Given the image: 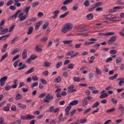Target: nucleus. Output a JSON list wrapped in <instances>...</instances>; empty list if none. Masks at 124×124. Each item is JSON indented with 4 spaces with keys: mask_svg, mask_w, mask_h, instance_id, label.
Here are the masks:
<instances>
[{
    "mask_svg": "<svg viewBox=\"0 0 124 124\" xmlns=\"http://www.w3.org/2000/svg\"><path fill=\"white\" fill-rule=\"evenodd\" d=\"M63 114L62 113H61L59 117V121H58V123H60L61 122H64V118L62 117Z\"/></svg>",
    "mask_w": 124,
    "mask_h": 124,
    "instance_id": "27",
    "label": "nucleus"
},
{
    "mask_svg": "<svg viewBox=\"0 0 124 124\" xmlns=\"http://www.w3.org/2000/svg\"><path fill=\"white\" fill-rule=\"evenodd\" d=\"M30 9H31V6H29L25 8L24 11L26 15H28V14H29V11H30Z\"/></svg>",
    "mask_w": 124,
    "mask_h": 124,
    "instance_id": "39",
    "label": "nucleus"
},
{
    "mask_svg": "<svg viewBox=\"0 0 124 124\" xmlns=\"http://www.w3.org/2000/svg\"><path fill=\"white\" fill-rule=\"evenodd\" d=\"M17 105L19 107V108H20V109H25L27 108V106H26L25 105H23V104H21L20 103H17Z\"/></svg>",
    "mask_w": 124,
    "mask_h": 124,
    "instance_id": "17",
    "label": "nucleus"
},
{
    "mask_svg": "<svg viewBox=\"0 0 124 124\" xmlns=\"http://www.w3.org/2000/svg\"><path fill=\"white\" fill-rule=\"evenodd\" d=\"M41 24H42V21H40L37 22V23L36 24L35 27V30L36 31H38L39 29V27H40V26L41 25Z\"/></svg>",
    "mask_w": 124,
    "mask_h": 124,
    "instance_id": "20",
    "label": "nucleus"
},
{
    "mask_svg": "<svg viewBox=\"0 0 124 124\" xmlns=\"http://www.w3.org/2000/svg\"><path fill=\"white\" fill-rule=\"evenodd\" d=\"M37 86H38V82L37 81H35L31 84V87L34 88V87H37Z\"/></svg>",
    "mask_w": 124,
    "mask_h": 124,
    "instance_id": "48",
    "label": "nucleus"
},
{
    "mask_svg": "<svg viewBox=\"0 0 124 124\" xmlns=\"http://www.w3.org/2000/svg\"><path fill=\"white\" fill-rule=\"evenodd\" d=\"M35 117L31 114H27L26 115V120H32L34 119Z\"/></svg>",
    "mask_w": 124,
    "mask_h": 124,
    "instance_id": "21",
    "label": "nucleus"
},
{
    "mask_svg": "<svg viewBox=\"0 0 124 124\" xmlns=\"http://www.w3.org/2000/svg\"><path fill=\"white\" fill-rule=\"evenodd\" d=\"M38 4H39V2H33L32 3V7H35V6H37V5H38Z\"/></svg>",
    "mask_w": 124,
    "mask_h": 124,
    "instance_id": "58",
    "label": "nucleus"
},
{
    "mask_svg": "<svg viewBox=\"0 0 124 124\" xmlns=\"http://www.w3.org/2000/svg\"><path fill=\"white\" fill-rule=\"evenodd\" d=\"M19 28H24V27H27V25H26V22H22L19 25H18Z\"/></svg>",
    "mask_w": 124,
    "mask_h": 124,
    "instance_id": "45",
    "label": "nucleus"
},
{
    "mask_svg": "<svg viewBox=\"0 0 124 124\" xmlns=\"http://www.w3.org/2000/svg\"><path fill=\"white\" fill-rule=\"evenodd\" d=\"M73 80L74 81H75V82H80V81H81V78L79 77H74Z\"/></svg>",
    "mask_w": 124,
    "mask_h": 124,
    "instance_id": "54",
    "label": "nucleus"
},
{
    "mask_svg": "<svg viewBox=\"0 0 124 124\" xmlns=\"http://www.w3.org/2000/svg\"><path fill=\"white\" fill-rule=\"evenodd\" d=\"M99 104H100V103H99V102L98 101L96 102L92 106V108H96V107H98V106L99 105Z\"/></svg>",
    "mask_w": 124,
    "mask_h": 124,
    "instance_id": "33",
    "label": "nucleus"
},
{
    "mask_svg": "<svg viewBox=\"0 0 124 124\" xmlns=\"http://www.w3.org/2000/svg\"><path fill=\"white\" fill-rule=\"evenodd\" d=\"M113 89H114V88H113V87H112V86H109L107 87L106 88V90L108 91H110L111 90H113Z\"/></svg>",
    "mask_w": 124,
    "mask_h": 124,
    "instance_id": "64",
    "label": "nucleus"
},
{
    "mask_svg": "<svg viewBox=\"0 0 124 124\" xmlns=\"http://www.w3.org/2000/svg\"><path fill=\"white\" fill-rule=\"evenodd\" d=\"M61 81H62V78L61 77H59L54 79L55 83H60Z\"/></svg>",
    "mask_w": 124,
    "mask_h": 124,
    "instance_id": "40",
    "label": "nucleus"
},
{
    "mask_svg": "<svg viewBox=\"0 0 124 124\" xmlns=\"http://www.w3.org/2000/svg\"><path fill=\"white\" fill-rule=\"evenodd\" d=\"M8 32V29L5 28L4 30H3L2 31L0 32V34H1V35H2L3 34H5V33H6V32Z\"/></svg>",
    "mask_w": 124,
    "mask_h": 124,
    "instance_id": "31",
    "label": "nucleus"
},
{
    "mask_svg": "<svg viewBox=\"0 0 124 124\" xmlns=\"http://www.w3.org/2000/svg\"><path fill=\"white\" fill-rule=\"evenodd\" d=\"M48 27H49V22H46L43 25V29L45 30L47 29Z\"/></svg>",
    "mask_w": 124,
    "mask_h": 124,
    "instance_id": "34",
    "label": "nucleus"
},
{
    "mask_svg": "<svg viewBox=\"0 0 124 124\" xmlns=\"http://www.w3.org/2000/svg\"><path fill=\"white\" fill-rule=\"evenodd\" d=\"M40 81L41 83L43 84V85H47V81L44 79H41Z\"/></svg>",
    "mask_w": 124,
    "mask_h": 124,
    "instance_id": "59",
    "label": "nucleus"
},
{
    "mask_svg": "<svg viewBox=\"0 0 124 124\" xmlns=\"http://www.w3.org/2000/svg\"><path fill=\"white\" fill-rule=\"evenodd\" d=\"M26 67H27V65L23 64L22 67H19L17 69L18 70H22V69H24Z\"/></svg>",
    "mask_w": 124,
    "mask_h": 124,
    "instance_id": "56",
    "label": "nucleus"
},
{
    "mask_svg": "<svg viewBox=\"0 0 124 124\" xmlns=\"http://www.w3.org/2000/svg\"><path fill=\"white\" fill-rule=\"evenodd\" d=\"M103 3L101 2H97L93 5V6L95 7V8H96V7H98V6H101Z\"/></svg>",
    "mask_w": 124,
    "mask_h": 124,
    "instance_id": "26",
    "label": "nucleus"
},
{
    "mask_svg": "<svg viewBox=\"0 0 124 124\" xmlns=\"http://www.w3.org/2000/svg\"><path fill=\"white\" fill-rule=\"evenodd\" d=\"M118 110H120L122 113L124 111V107L122 106V104H120L118 106Z\"/></svg>",
    "mask_w": 124,
    "mask_h": 124,
    "instance_id": "41",
    "label": "nucleus"
},
{
    "mask_svg": "<svg viewBox=\"0 0 124 124\" xmlns=\"http://www.w3.org/2000/svg\"><path fill=\"white\" fill-rule=\"evenodd\" d=\"M71 108H72L71 106L69 105V106L67 107L65 109V113L66 116H69V111H70V109H71Z\"/></svg>",
    "mask_w": 124,
    "mask_h": 124,
    "instance_id": "11",
    "label": "nucleus"
},
{
    "mask_svg": "<svg viewBox=\"0 0 124 124\" xmlns=\"http://www.w3.org/2000/svg\"><path fill=\"white\" fill-rule=\"evenodd\" d=\"M9 36H10V34H8L4 36H2L0 37V40H1V39H3V38H5V39H7Z\"/></svg>",
    "mask_w": 124,
    "mask_h": 124,
    "instance_id": "43",
    "label": "nucleus"
},
{
    "mask_svg": "<svg viewBox=\"0 0 124 124\" xmlns=\"http://www.w3.org/2000/svg\"><path fill=\"white\" fill-rule=\"evenodd\" d=\"M54 99V96L48 93L47 95L44 99V101L45 103H49L50 100H53Z\"/></svg>",
    "mask_w": 124,
    "mask_h": 124,
    "instance_id": "2",
    "label": "nucleus"
},
{
    "mask_svg": "<svg viewBox=\"0 0 124 124\" xmlns=\"http://www.w3.org/2000/svg\"><path fill=\"white\" fill-rule=\"evenodd\" d=\"M23 98V95L21 93H18L15 97V99L16 100H21Z\"/></svg>",
    "mask_w": 124,
    "mask_h": 124,
    "instance_id": "15",
    "label": "nucleus"
},
{
    "mask_svg": "<svg viewBox=\"0 0 124 124\" xmlns=\"http://www.w3.org/2000/svg\"><path fill=\"white\" fill-rule=\"evenodd\" d=\"M19 1H20V0H15V5H16L17 7L21 6V3Z\"/></svg>",
    "mask_w": 124,
    "mask_h": 124,
    "instance_id": "29",
    "label": "nucleus"
},
{
    "mask_svg": "<svg viewBox=\"0 0 124 124\" xmlns=\"http://www.w3.org/2000/svg\"><path fill=\"white\" fill-rule=\"evenodd\" d=\"M10 109V104L8 103L7 104L6 106H5L3 108V110L5 111V112H8Z\"/></svg>",
    "mask_w": 124,
    "mask_h": 124,
    "instance_id": "12",
    "label": "nucleus"
},
{
    "mask_svg": "<svg viewBox=\"0 0 124 124\" xmlns=\"http://www.w3.org/2000/svg\"><path fill=\"white\" fill-rule=\"evenodd\" d=\"M73 26L72 24L70 23L66 24L65 25L63 26V28L62 29V31L63 33H66L67 31H71L72 30Z\"/></svg>",
    "mask_w": 124,
    "mask_h": 124,
    "instance_id": "1",
    "label": "nucleus"
},
{
    "mask_svg": "<svg viewBox=\"0 0 124 124\" xmlns=\"http://www.w3.org/2000/svg\"><path fill=\"white\" fill-rule=\"evenodd\" d=\"M78 53H75L74 51H71L66 53L67 56H71V58H74V57H76L77 56Z\"/></svg>",
    "mask_w": 124,
    "mask_h": 124,
    "instance_id": "9",
    "label": "nucleus"
},
{
    "mask_svg": "<svg viewBox=\"0 0 124 124\" xmlns=\"http://www.w3.org/2000/svg\"><path fill=\"white\" fill-rule=\"evenodd\" d=\"M83 4L87 7H88V6H90V2H89V0H85Z\"/></svg>",
    "mask_w": 124,
    "mask_h": 124,
    "instance_id": "47",
    "label": "nucleus"
},
{
    "mask_svg": "<svg viewBox=\"0 0 124 124\" xmlns=\"http://www.w3.org/2000/svg\"><path fill=\"white\" fill-rule=\"evenodd\" d=\"M87 122V119H78V123H79V124H85Z\"/></svg>",
    "mask_w": 124,
    "mask_h": 124,
    "instance_id": "30",
    "label": "nucleus"
},
{
    "mask_svg": "<svg viewBox=\"0 0 124 124\" xmlns=\"http://www.w3.org/2000/svg\"><path fill=\"white\" fill-rule=\"evenodd\" d=\"M44 66H46V67H49V66H50V64H52V63L51 62H44Z\"/></svg>",
    "mask_w": 124,
    "mask_h": 124,
    "instance_id": "38",
    "label": "nucleus"
},
{
    "mask_svg": "<svg viewBox=\"0 0 124 124\" xmlns=\"http://www.w3.org/2000/svg\"><path fill=\"white\" fill-rule=\"evenodd\" d=\"M78 102H79V101L78 100H74L72 102H70L69 104V105L70 106H74V105H77V104H78Z\"/></svg>",
    "mask_w": 124,
    "mask_h": 124,
    "instance_id": "16",
    "label": "nucleus"
},
{
    "mask_svg": "<svg viewBox=\"0 0 124 124\" xmlns=\"http://www.w3.org/2000/svg\"><path fill=\"white\" fill-rule=\"evenodd\" d=\"M106 36H109L110 35H114L115 34V33L113 32H107L105 33Z\"/></svg>",
    "mask_w": 124,
    "mask_h": 124,
    "instance_id": "50",
    "label": "nucleus"
},
{
    "mask_svg": "<svg viewBox=\"0 0 124 124\" xmlns=\"http://www.w3.org/2000/svg\"><path fill=\"white\" fill-rule=\"evenodd\" d=\"M8 56V53H6L4 55H3L0 59V62H2L6 58H7Z\"/></svg>",
    "mask_w": 124,
    "mask_h": 124,
    "instance_id": "42",
    "label": "nucleus"
},
{
    "mask_svg": "<svg viewBox=\"0 0 124 124\" xmlns=\"http://www.w3.org/2000/svg\"><path fill=\"white\" fill-rule=\"evenodd\" d=\"M117 77H118V74H116L114 75V76L109 77V80H114V79H116Z\"/></svg>",
    "mask_w": 124,
    "mask_h": 124,
    "instance_id": "53",
    "label": "nucleus"
},
{
    "mask_svg": "<svg viewBox=\"0 0 124 124\" xmlns=\"http://www.w3.org/2000/svg\"><path fill=\"white\" fill-rule=\"evenodd\" d=\"M4 122V118L0 117V124H6L5 123H3Z\"/></svg>",
    "mask_w": 124,
    "mask_h": 124,
    "instance_id": "61",
    "label": "nucleus"
},
{
    "mask_svg": "<svg viewBox=\"0 0 124 124\" xmlns=\"http://www.w3.org/2000/svg\"><path fill=\"white\" fill-rule=\"evenodd\" d=\"M14 3V2L12 0H10L8 2H7L6 5L7 6H9V5H11V4Z\"/></svg>",
    "mask_w": 124,
    "mask_h": 124,
    "instance_id": "49",
    "label": "nucleus"
},
{
    "mask_svg": "<svg viewBox=\"0 0 124 124\" xmlns=\"http://www.w3.org/2000/svg\"><path fill=\"white\" fill-rule=\"evenodd\" d=\"M108 96V95L107 94V93H104V94H102L100 96V98H105V97H107Z\"/></svg>",
    "mask_w": 124,
    "mask_h": 124,
    "instance_id": "52",
    "label": "nucleus"
},
{
    "mask_svg": "<svg viewBox=\"0 0 124 124\" xmlns=\"http://www.w3.org/2000/svg\"><path fill=\"white\" fill-rule=\"evenodd\" d=\"M32 31H33V27L32 26L29 27L27 34H31V33H32Z\"/></svg>",
    "mask_w": 124,
    "mask_h": 124,
    "instance_id": "22",
    "label": "nucleus"
},
{
    "mask_svg": "<svg viewBox=\"0 0 124 124\" xmlns=\"http://www.w3.org/2000/svg\"><path fill=\"white\" fill-rule=\"evenodd\" d=\"M83 104L82 106L83 107L86 106L88 104V101H87V98H84V100L82 101Z\"/></svg>",
    "mask_w": 124,
    "mask_h": 124,
    "instance_id": "36",
    "label": "nucleus"
},
{
    "mask_svg": "<svg viewBox=\"0 0 124 124\" xmlns=\"http://www.w3.org/2000/svg\"><path fill=\"white\" fill-rule=\"evenodd\" d=\"M33 71H34V68L32 67L30 69H29L28 71H27V72L26 73V74H30L31 73H32Z\"/></svg>",
    "mask_w": 124,
    "mask_h": 124,
    "instance_id": "35",
    "label": "nucleus"
},
{
    "mask_svg": "<svg viewBox=\"0 0 124 124\" xmlns=\"http://www.w3.org/2000/svg\"><path fill=\"white\" fill-rule=\"evenodd\" d=\"M112 16L111 15H108L107 16V19H108V20H109V21H111V22H116V21H117V20L116 19H114V18L112 17Z\"/></svg>",
    "mask_w": 124,
    "mask_h": 124,
    "instance_id": "14",
    "label": "nucleus"
},
{
    "mask_svg": "<svg viewBox=\"0 0 124 124\" xmlns=\"http://www.w3.org/2000/svg\"><path fill=\"white\" fill-rule=\"evenodd\" d=\"M20 12H22V10H18L17 11V12L15 14V15H13L12 16L10 17V18H15V19H16L18 16V14L20 13Z\"/></svg>",
    "mask_w": 124,
    "mask_h": 124,
    "instance_id": "13",
    "label": "nucleus"
},
{
    "mask_svg": "<svg viewBox=\"0 0 124 124\" xmlns=\"http://www.w3.org/2000/svg\"><path fill=\"white\" fill-rule=\"evenodd\" d=\"M62 62H58L56 64V68H60V67H61V66H62Z\"/></svg>",
    "mask_w": 124,
    "mask_h": 124,
    "instance_id": "44",
    "label": "nucleus"
},
{
    "mask_svg": "<svg viewBox=\"0 0 124 124\" xmlns=\"http://www.w3.org/2000/svg\"><path fill=\"white\" fill-rule=\"evenodd\" d=\"M86 17L88 20H92V19L93 18V15L92 14H89L87 15Z\"/></svg>",
    "mask_w": 124,
    "mask_h": 124,
    "instance_id": "32",
    "label": "nucleus"
},
{
    "mask_svg": "<svg viewBox=\"0 0 124 124\" xmlns=\"http://www.w3.org/2000/svg\"><path fill=\"white\" fill-rule=\"evenodd\" d=\"M60 13V11L59 10H56L54 12L53 14L54 15V16H52L51 17L52 19H56L57 17H58V15Z\"/></svg>",
    "mask_w": 124,
    "mask_h": 124,
    "instance_id": "18",
    "label": "nucleus"
},
{
    "mask_svg": "<svg viewBox=\"0 0 124 124\" xmlns=\"http://www.w3.org/2000/svg\"><path fill=\"white\" fill-rule=\"evenodd\" d=\"M35 51L38 53H40L42 51V48L40 47V46L37 45L35 47Z\"/></svg>",
    "mask_w": 124,
    "mask_h": 124,
    "instance_id": "19",
    "label": "nucleus"
},
{
    "mask_svg": "<svg viewBox=\"0 0 124 124\" xmlns=\"http://www.w3.org/2000/svg\"><path fill=\"white\" fill-rule=\"evenodd\" d=\"M96 73L98 75H100V74H102V72H101V70H100V69H98V68H96Z\"/></svg>",
    "mask_w": 124,
    "mask_h": 124,
    "instance_id": "55",
    "label": "nucleus"
},
{
    "mask_svg": "<svg viewBox=\"0 0 124 124\" xmlns=\"http://www.w3.org/2000/svg\"><path fill=\"white\" fill-rule=\"evenodd\" d=\"M73 0H65L63 2V5H65L66 4H68V3H70V2H72Z\"/></svg>",
    "mask_w": 124,
    "mask_h": 124,
    "instance_id": "37",
    "label": "nucleus"
},
{
    "mask_svg": "<svg viewBox=\"0 0 124 124\" xmlns=\"http://www.w3.org/2000/svg\"><path fill=\"white\" fill-rule=\"evenodd\" d=\"M68 14H69V11L66 12L64 14L61 15L60 16V18L61 19H62V18H65V17H66V16L68 15Z\"/></svg>",
    "mask_w": 124,
    "mask_h": 124,
    "instance_id": "23",
    "label": "nucleus"
},
{
    "mask_svg": "<svg viewBox=\"0 0 124 124\" xmlns=\"http://www.w3.org/2000/svg\"><path fill=\"white\" fill-rule=\"evenodd\" d=\"M20 50H21V48H20L19 47H18V48H16L15 50L12 51V55H15V54L18 53V52H19Z\"/></svg>",
    "mask_w": 124,
    "mask_h": 124,
    "instance_id": "24",
    "label": "nucleus"
},
{
    "mask_svg": "<svg viewBox=\"0 0 124 124\" xmlns=\"http://www.w3.org/2000/svg\"><path fill=\"white\" fill-rule=\"evenodd\" d=\"M116 111V108H112L109 109H108L106 111L107 113H108V114H110V113H113V112H115Z\"/></svg>",
    "mask_w": 124,
    "mask_h": 124,
    "instance_id": "28",
    "label": "nucleus"
},
{
    "mask_svg": "<svg viewBox=\"0 0 124 124\" xmlns=\"http://www.w3.org/2000/svg\"><path fill=\"white\" fill-rule=\"evenodd\" d=\"M18 18H19L20 21H24V20H26L27 18H28V15H25L24 16L23 13H21L18 15Z\"/></svg>",
    "mask_w": 124,
    "mask_h": 124,
    "instance_id": "4",
    "label": "nucleus"
},
{
    "mask_svg": "<svg viewBox=\"0 0 124 124\" xmlns=\"http://www.w3.org/2000/svg\"><path fill=\"white\" fill-rule=\"evenodd\" d=\"M61 10L63 11H67V7H66V6H63L61 7Z\"/></svg>",
    "mask_w": 124,
    "mask_h": 124,
    "instance_id": "60",
    "label": "nucleus"
},
{
    "mask_svg": "<svg viewBox=\"0 0 124 124\" xmlns=\"http://www.w3.org/2000/svg\"><path fill=\"white\" fill-rule=\"evenodd\" d=\"M8 77L6 76L3 77L0 79V86L2 87L4 85H5V80H7Z\"/></svg>",
    "mask_w": 124,
    "mask_h": 124,
    "instance_id": "7",
    "label": "nucleus"
},
{
    "mask_svg": "<svg viewBox=\"0 0 124 124\" xmlns=\"http://www.w3.org/2000/svg\"><path fill=\"white\" fill-rule=\"evenodd\" d=\"M22 58L23 60L25 59H27V57H28V49H24L22 52Z\"/></svg>",
    "mask_w": 124,
    "mask_h": 124,
    "instance_id": "10",
    "label": "nucleus"
},
{
    "mask_svg": "<svg viewBox=\"0 0 124 124\" xmlns=\"http://www.w3.org/2000/svg\"><path fill=\"white\" fill-rule=\"evenodd\" d=\"M72 42V40H65L63 41V43L64 44H70Z\"/></svg>",
    "mask_w": 124,
    "mask_h": 124,
    "instance_id": "51",
    "label": "nucleus"
},
{
    "mask_svg": "<svg viewBox=\"0 0 124 124\" xmlns=\"http://www.w3.org/2000/svg\"><path fill=\"white\" fill-rule=\"evenodd\" d=\"M49 112L51 113L52 112H53L54 113H58V112H60V108H56L54 109V107H50L49 108Z\"/></svg>",
    "mask_w": 124,
    "mask_h": 124,
    "instance_id": "8",
    "label": "nucleus"
},
{
    "mask_svg": "<svg viewBox=\"0 0 124 124\" xmlns=\"http://www.w3.org/2000/svg\"><path fill=\"white\" fill-rule=\"evenodd\" d=\"M117 36H113L110 37L108 41V44H109V45H112L114 42H115L116 40H117Z\"/></svg>",
    "mask_w": 124,
    "mask_h": 124,
    "instance_id": "3",
    "label": "nucleus"
},
{
    "mask_svg": "<svg viewBox=\"0 0 124 124\" xmlns=\"http://www.w3.org/2000/svg\"><path fill=\"white\" fill-rule=\"evenodd\" d=\"M32 79L33 81H38V78L36 76H34L32 77Z\"/></svg>",
    "mask_w": 124,
    "mask_h": 124,
    "instance_id": "63",
    "label": "nucleus"
},
{
    "mask_svg": "<svg viewBox=\"0 0 124 124\" xmlns=\"http://www.w3.org/2000/svg\"><path fill=\"white\" fill-rule=\"evenodd\" d=\"M78 9V4L76 3L73 7V10L76 11Z\"/></svg>",
    "mask_w": 124,
    "mask_h": 124,
    "instance_id": "62",
    "label": "nucleus"
},
{
    "mask_svg": "<svg viewBox=\"0 0 124 124\" xmlns=\"http://www.w3.org/2000/svg\"><path fill=\"white\" fill-rule=\"evenodd\" d=\"M116 3L119 5H123L124 4V2H122V0H117Z\"/></svg>",
    "mask_w": 124,
    "mask_h": 124,
    "instance_id": "57",
    "label": "nucleus"
},
{
    "mask_svg": "<svg viewBox=\"0 0 124 124\" xmlns=\"http://www.w3.org/2000/svg\"><path fill=\"white\" fill-rule=\"evenodd\" d=\"M121 62H122V58L120 57H117L116 59V63L118 64Z\"/></svg>",
    "mask_w": 124,
    "mask_h": 124,
    "instance_id": "46",
    "label": "nucleus"
},
{
    "mask_svg": "<svg viewBox=\"0 0 124 124\" xmlns=\"http://www.w3.org/2000/svg\"><path fill=\"white\" fill-rule=\"evenodd\" d=\"M19 39V37L16 36L15 37L13 40L11 42V44H14L16 41H18Z\"/></svg>",
    "mask_w": 124,
    "mask_h": 124,
    "instance_id": "25",
    "label": "nucleus"
},
{
    "mask_svg": "<svg viewBox=\"0 0 124 124\" xmlns=\"http://www.w3.org/2000/svg\"><path fill=\"white\" fill-rule=\"evenodd\" d=\"M74 89V85H72L70 87H69L68 88L67 93H75V92L76 90L75 89Z\"/></svg>",
    "mask_w": 124,
    "mask_h": 124,
    "instance_id": "6",
    "label": "nucleus"
},
{
    "mask_svg": "<svg viewBox=\"0 0 124 124\" xmlns=\"http://www.w3.org/2000/svg\"><path fill=\"white\" fill-rule=\"evenodd\" d=\"M116 9H123V7L118 6L117 7H114L113 9L109 10V13H114V12H116L117 11Z\"/></svg>",
    "mask_w": 124,
    "mask_h": 124,
    "instance_id": "5",
    "label": "nucleus"
}]
</instances>
